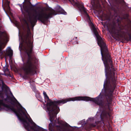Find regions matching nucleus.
Returning <instances> with one entry per match:
<instances>
[{
  "label": "nucleus",
  "instance_id": "nucleus-1",
  "mask_svg": "<svg viewBox=\"0 0 131 131\" xmlns=\"http://www.w3.org/2000/svg\"><path fill=\"white\" fill-rule=\"evenodd\" d=\"M43 94L44 95L45 100H47V106L48 111H52L55 109L57 108V104L60 103L64 104L68 101H77L83 100L88 101L91 100V98L88 97H74L70 98L65 100H62L53 102L51 101L49 99L48 96L47 95L46 93L45 92H43Z\"/></svg>",
  "mask_w": 131,
  "mask_h": 131
},
{
  "label": "nucleus",
  "instance_id": "nucleus-2",
  "mask_svg": "<svg viewBox=\"0 0 131 131\" xmlns=\"http://www.w3.org/2000/svg\"><path fill=\"white\" fill-rule=\"evenodd\" d=\"M91 26L97 40V43L101 48V54L102 57H103L102 51L105 48V45L103 41L102 38L99 35L97 29L95 28L94 26L92 23L91 24Z\"/></svg>",
  "mask_w": 131,
  "mask_h": 131
},
{
  "label": "nucleus",
  "instance_id": "nucleus-3",
  "mask_svg": "<svg viewBox=\"0 0 131 131\" xmlns=\"http://www.w3.org/2000/svg\"><path fill=\"white\" fill-rule=\"evenodd\" d=\"M102 60L103 61L104 64L105 66V71H106V66L107 65V63L109 62L110 63H111L112 62L110 55H107V56H106L105 60H103L102 59Z\"/></svg>",
  "mask_w": 131,
  "mask_h": 131
},
{
  "label": "nucleus",
  "instance_id": "nucleus-4",
  "mask_svg": "<svg viewBox=\"0 0 131 131\" xmlns=\"http://www.w3.org/2000/svg\"><path fill=\"white\" fill-rule=\"evenodd\" d=\"M6 54L10 57H11L12 56L13 54V51L10 47H8L7 49Z\"/></svg>",
  "mask_w": 131,
  "mask_h": 131
},
{
  "label": "nucleus",
  "instance_id": "nucleus-5",
  "mask_svg": "<svg viewBox=\"0 0 131 131\" xmlns=\"http://www.w3.org/2000/svg\"><path fill=\"white\" fill-rule=\"evenodd\" d=\"M20 113L19 114L15 112V113H16V114L18 117V118H21V115H22L21 113H22L21 111H19Z\"/></svg>",
  "mask_w": 131,
  "mask_h": 131
},
{
  "label": "nucleus",
  "instance_id": "nucleus-6",
  "mask_svg": "<svg viewBox=\"0 0 131 131\" xmlns=\"http://www.w3.org/2000/svg\"><path fill=\"white\" fill-rule=\"evenodd\" d=\"M36 20V17H32L31 18V20H30V22L32 24L33 23L35 22Z\"/></svg>",
  "mask_w": 131,
  "mask_h": 131
},
{
  "label": "nucleus",
  "instance_id": "nucleus-7",
  "mask_svg": "<svg viewBox=\"0 0 131 131\" xmlns=\"http://www.w3.org/2000/svg\"><path fill=\"white\" fill-rule=\"evenodd\" d=\"M94 100L95 103H97V104L99 105V104L98 102V101H99L98 97H97L95 98Z\"/></svg>",
  "mask_w": 131,
  "mask_h": 131
},
{
  "label": "nucleus",
  "instance_id": "nucleus-8",
  "mask_svg": "<svg viewBox=\"0 0 131 131\" xmlns=\"http://www.w3.org/2000/svg\"><path fill=\"white\" fill-rule=\"evenodd\" d=\"M4 43H3L2 42L0 43V50L3 48H4V47L3 46V45H4Z\"/></svg>",
  "mask_w": 131,
  "mask_h": 131
},
{
  "label": "nucleus",
  "instance_id": "nucleus-9",
  "mask_svg": "<svg viewBox=\"0 0 131 131\" xmlns=\"http://www.w3.org/2000/svg\"><path fill=\"white\" fill-rule=\"evenodd\" d=\"M3 69L5 71H8V69H7V66H5L3 67Z\"/></svg>",
  "mask_w": 131,
  "mask_h": 131
},
{
  "label": "nucleus",
  "instance_id": "nucleus-10",
  "mask_svg": "<svg viewBox=\"0 0 131 131\" xmlns=\"http://www.w3.org/2000/svg\"><path fill=\"white\" fill-rule=\"evenodd\" d=\"M51 14V13L47 15L46 14H45V17L46 18H48L50 17V16Z\"/></svg>",
  "mask_w": 131,
  "mask_h": 131
},
{
  "label": "nucleus",
  "instance_id": "nucleus-11",
  "mask_svg": "<svg viewBox=\"0 0 131 131\" xmlns=\"http://www.w3.org/2000/svg\"><path fill=\"white\" fill-rule=\"evenodd\" d=\"M11 98L14 100H16V99L13 96L12 94L11 93Z\"/></svg>",
  "mask_w": 131,
  "mask_h": 131
},
{
  "label": "nucleus",
  "instance_id": "nucleus-12",
  "mask_svg": "<svg viewBox=\"0 0 131 131\" xmlns=\"http://www.w3.org/2000/svg\"><path fill=\"white\" fill-rule=\"evenodd\" d=\"M11 100V98H10L9 96H7L6 99H5V100Z\"/></svg>",
  "mask_w": 131,
  "mask_h": 131
},
{
  "label": "nucleus",
  "instance_id": "nucleus-13",
  "mask_svg": "<svg viewBox=\"0 0 131 131\" xmlns=\"http://www.w3.org/2000/svg\"><path fill=\"white\" fill-rule=\"evenodd\" d=\"M3 100H0V105H3Z\"/></svg>",
  "mask_w": 131,
  "mask_h": 131
},
{
  "label": "nucleus",
  "instance_id": "nucleus-14",
  "mask_svg": "<svg viewBox=\"0 0 131 131\" xmlns=\"http://www.w3.org/2000/svg\"><path fill=\"white\" fill-rule=\"evenodd\" d=\"M61 14H62L64 15H66L67 14V13L66 12H64L63 13H61Z\"/></svg>",
  "mask_w": 131,
  "mask_h": 131
},
{
  "label": "nucleus",
  "instance_id": "nucleus-15",
  "mask_svg": "<svg viewBox=\"0 0 131 131\" xmlns=\"http://www.w3.org/2000/svg\"><path fill=\"white\" fill-rule=\"evenodd\" d=\"M85 13L86 15L88 17V18H89V16L88 15V14H87V13L86 12H85Z\"/></svg>",
  "mask_w": 131,
  "mask_h": 131
},
{
  "label": "nucleus",
  "instance_id": "nucleus-16",
  "mask_svg": "<svg viewBox=\"0 0 131 131\" xmlns=\"http://www.w3.org/2000/svg\"><path fill=\"white\" fill-rule=\"evenodd\" d=\"M28 70H29V71H26V72L27 73H29L30 72V70L29 69Z\"/></svg>",
  "mask_w": 131,
  "mask_h": 131
},
{
  "label": "nucleus",
  "instance_id": "nucleus-17",
  "mask_svg": "<svg viewBox=\"0 0 131 131\" xmlns=\"http://www.w3.org/2000/svg\"><path fill=\"white\" fill-rule=\"evenodd\" d=\"M52 119H50V121H52Z\"/></svg>",
  "mask_w": 131,
  "mask_h": 131
},
{
  "label": "nucleus",
  "instance_id": "nucleus-18",
  "mask_svg": "<svg viewBox=\"0 0 131 131\" xmlns=\"http://www.w3.org/2000/svg\"><path fill=\"white\" fill-rule=\"evenodd\" d=\"M2 91H0V93H2Z\"/></svg>",
  "mask_w": 131,
  "mask_h": 131
},
{
  "label": "nucleus",
  "instance_id": "nucleus-19",
  "mask_svg": "<svg viewBox=\"0 0 131 131\" xmlns=\"http://www.w3.org/2000/svg\"><path fill=\"white\" fill-rule=\"evenodd\" d=\"M23 113V114H24V113Z\"/></svg>",
  "mask_w": 131,
  "mask_h": 131
}]
</instances>
